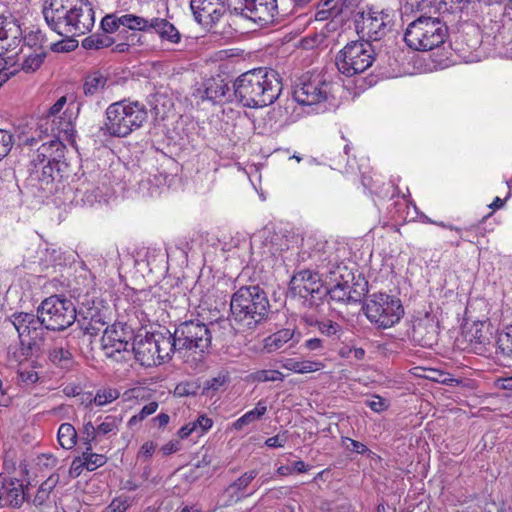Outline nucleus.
<instances>
[{
    "instance_id": "obj_52",
    "label": "nucleus",
    "mask_w": 512,
    "mask_h": 512,
    "mask_svg": "<svg viewBox=\"0 0 512 512\" xmlns=\"http://www.w3.org/2000/svg\"><path fill=\"white\" fill-rule=\"evenodd\" d=\"M158 409V403L157 402H149L145 406L142 407V409L139 411L137 415H134L129 420V425L135 424L137 421H142L149 415H152L156 412Z\"/></svg>"
},
{
    "instance_id": "obj_2",
    "label": "nucleus",
    "mask_w": 512,
    "mask_h": 512,
    "mask_svg": "<svg viewBox=\"0 0 512 512\" xmlns=\"http://www.w3.org/2000/svg\"><path fill=\"white\" fill-rule=\"evenodd\" d=\"M282 81L277 71L257 68L240 75L233 83V96L244 107L260 108L278 99Z\"/></svg>"
},
{
    "instance_id": "obj_23",
    "label": "nucleus",
    "mask_w": 512,
    "mask_h": 512,
    "mask_svg": "<svg viewBox=\"0 0 512 512\" xmlns=\"http://www.w3.org/2000/svg\"><path fill=\"white\" fill-rule=\"evenodd\" d=\"M48 359L61 369H70L74 364V357L68 340L64 338L56 340L48 350Z\"/></svg>"
},
{
    "instance_id": "obj_30",
    "label": "nucleus",
    "mask_w": 512,
    "mask_h": 512,
    "mask_svg": "<svg viewBox=\"0 0 512 512\" xmlns=\"http://www.w3.org/2000/svg\"><path fill=\"white\" fill-rule=\"evenodd\" d=\"M300 333H295V330L284 328L281 329L265 339V348L269 352L276 351L282 348L288 341L297 343L299 341Z\"/></svg>"
},
{
    "instance_id": "obj_47",
    "label": "nucleus",
    "mask_w": 512,
    "mask_h": 512,
    "mask_svg": "<svg viewBox=\"0 0 512 512\" xmlns=\"http://www.w3.org/2000/svg\"><path fill=\"white\" fill-rule=\"evenodd\" d=\"M13 144V134L8 130L0 129V161L9 154Z\"/></svg>"
},
{
    "instance_id": "obj_16",
    "label": "nucleus",
    "mask_w": 512,
    "mask_h": 512,
    "mask_svg": "<svg viewBox=\"0 0 512 512\" xmlns=\"http://www.w3.org/2000/svg\"><path fill=\"white\" fill-rule=\"evenodd\" d=\"M342 269L346 270V267L338 265L336 270L330 271V274L335 275L332 279L335 284L328 288L327 297L339 304L357 302L367 292V282L356 283L354 287L350 286L349 280L344 279V275L340 273Z\"/></svg>"
},
{
    "instance_id": "obj_58",
    "label": "nucleus",
    "mask_w": 512,
    "mask_h": 512,
    "mask_svg": "<svg viewBox=\"0 0 512 512\" xmlns=\"http://www.w3.org/2000/svg\"><path fill=\"white\" fill-rule=\"evenodd\" d=\"M225 383L224 377H215L212 379H209L205 382V385L203 387L204 393L209 395L210 391H217L221 386H223Z\"/></svg>"
},
{
    "instance_id": "obj_48",
    "label": "nucleus",
    "mask_w": 512,
    "mask_h": 512,
    "mask_svg": "<svg viewBox=\"0 0 512 512\" xmlns=\"http://www.w3.org/2000/svg\"><path fill=\"white\" fill-rule=\"evenodd\" d=\"M342 442L345 449L348 451L355 452L361 455H367L368 457L374 454L371 450L368 449V447L365 444L357 440L345 437L343 438Z\"/></svg>"
},
{
    "instance_id": "obj_14",
    "label": "nucleus",
    "mask_w": 512,
    "mask_h": 512,
    "mask_svg": "<svg viewBox=\"0 0 512 512\" xmlns=\"http://www.w3.org/2000/svg\"><path fill=\"white\" fill-rule=\"evenodd\" d=\"M277 0H227L226 8L231 15L261 25L272 23L278 15Z\"/></svg>"
},
{
    "instance_id": "obj_1",
    "label": "nucleus",
    "mask_w": 512,
    "mask_h": 512,
    "mask_svg": "<svg viewBox=\"0 0 512 512\" xmlns=\"http://www.w3.org/2000/svg\"><path fill=\"white\" fill-rule=\"evenodd\" d=\"M42 13L48 27L60 36L84 35L95 24L89 0H45Z\"/></svg>"
},
{
    "instance_id": "obj_32",
    "label": "nucleus",
    "mask_w": 512,
    "mask_h": 512,
    "mask_svg": "<svg viewBox=\"0 0 512 512\" xmlns=\"http://www.w3.org/2000/svg\"><path fill=\"white\" fill-rule=\"evenodd\" d=\"M266 412H267V401L264 399H261L258 401L255 408L247 411L244 415H242L240 418H238L232 424V426L235 430L239 431V430L243 429V427L261 419V417L264 416Z\"/></svg>"
},
{
    "instance_id": "obj_36",
    "label": "nucleus",
    "mask_w": 512,
    "mask_h": 512,
    "mask_svg": "<svg viewBox=\"0 0 512 512\" xmlns=\"http://www.w3.org/2000/svg\"><path fill=\"white\" fill-rule=\"evenodd\" d=\"M283 367L295 373L306 374L321 370L324 367V364L320 361H296L294 359H288L283 364Z\"/></svg>"
},
{
    "instance_id": "obj_10",
    "label": "nucleus",
    "mask_w": 512,
    "mask_h": 512,
    "mask_svg": "<svg viewBox=\"0 0 512 512\" xmlns=\"http://www.w3.org/2000/svg\"><path fill=\"white\" fill-rule=\"evenodd\" d=\"M393 15L388 9L367 6L354 16V25L360 38L368 43L380 41L393 27Z\"/></svg>"
},
{
    "instance_id": "obj_39",
    "label": "nucleus",
    "mask_w": 512,
    "mask_h": 512,
    "mask_svg": "<svg viewBox=\"0 0 512 512\" xmlns=\"http://www.w3.org/2000/svg\"><path fill=\"white\" fill-rule=\"evenodd\" d=\"M122 422V415H107L98 424V434L100 436L116 435Z\"/></svg>"
},
{
    "instance_id": "obj_53",
    "label": "nucleus",
    "mask_w": 512,
    "mask_h": 512,
    "mask_svg": "<svg viewBox=\"0 0 512 512\" xmlns=\"http://www.w3.org/2000/svg\"><path fill=\"white\" fill-rule=\"evenodd\" d=\"M120 17L115 15H106L101 21V28L106 34L113 33L118 30L122 24L119 22Z\"/></svg>"
},
{
    "instance_id": "obj_18",
    "label": "nucleus",
    "mask_w": 512,
    "mask_h": 512,
    "mask_svg": "<svg viewBox=\"0 0 512 512\" xmlns=\"http://www.w3.org/2000/svg\"><path fill=\"white\" fill-rule=\"evenodd\" d=\"M481 42L482 39L479 29L470 26L466 31H462L451 41V48L465 62H474L479 59V55L476 52Z\"/></svg>"
},
{
    "instance_id": "obj_61",
    "label": "nucleus",
    "mask_w": 512,
    "mask_h": 512,
    "mask_svg": "<svg viewBox=\"0 0 512 512\" xmlns=\"http://www.w3.org/2000/svg\"><path fill=\"white\" fill-rule=\"evenodd\" d=\"M97 49L107 48L114 44V39L106 33L93 34Z\"/></svg>"
},
{
    "instance_id": "obj_17",
    "label": "nucleus",
    "mask_w": 512,
    "mask_h": 512,
    "mask_svg": "<svg viewBox=\"0 0 512 512\" xmlns=\"http://www.w3.org/2000/svg\"><path fill=\"white\" fill-rule=\"evenodd\" d=\"M194 19L206 28L215 26L226 11L223 0H191Z\"/></svg>"
},
{
    "instance_id": "obj_29",
    "label": "nucleus",
    "mask_w": 512,
    "mask_h": 512,
    "mask_svg": "<svg viewBox=\"0 0 512 512\" xmlns=\"http://www.w3.org/2000/svg\"><path fill=\"white\" fill-rule=\"evenodd\" d=\"M83 333L96 336L107 324L105 316L97 309H89L82 320H77Z\"/></svg>"
},
{
    "instance_id": "obj_54",
    "label": "nucleus",
    "mask_w": 512,
    "mask_h": 512,
    "mask_svg": "<svg viewBox=\"0 0 512 512\" xmlns=\"http://www.w3.org/2000/svg\"><path fill=\"white\" fill-rule=\"evenodd\" d=\"M67 102V98L65 96L60 97L48 110V114L46 119L44 120L43 125H49L51 119H56L58 114L63 109L64 105Z\"/></svg>"
},
{
    "instance_id": "obj_11",
    "label": "nucleus",
    "mask_w": 512,
    "mask_h": 512,
    "mask_svg": "<svg viewBox=\"0 0 512 512\" xmlns=\"http://www.w3.org/2000/svg\"><path fill=\"white\" fill-rule=\"evenodd\" d=\"M44 327L48 330H64L77 319L74 303L64 296L52 295L44 299L37 309Z\"/></svg>"
},
{
    "instance_id": "obj_62",
    "label": "nucleus",
    "mask_w": 512,
    "mask_h": 512,
    "mask_svg": "<svg viewBox=\"0 0 512 512\" xmlns=\"http://www.w3.org/2000/svg\"><path fill=\"white\" fill-rule=\"evenodd\" d=\"M84 469H86V465H84L82 457H76L71 463L70 474L78 477Z\"/></svg>"
},
{
    "instance_id": "obj_51",
    "label": "nucleus",
    "mask_w": 512,
    "mask_h": 512,
    "mask_svg": "<svg viewBox=\"0 0 512 512\" xmlns=\"http://www.w3.org/2000/svg\"><path fill=\"white\" fill-rule=\"evenodd\" d=\"M118 396H119V393L116 390L108 389V390L98 391L94 397V403L98 406H103L108 403H111L112 401L117 399Z\"/></svg>"
},
{
    "instance_id": "obj_7",
    "label": "nucleus",
    "mask_w": 512,
    "mask_h": 512,
    "mask_svg": "<svg viewBox=\"0 0 512 512\" xmlns=\"http://www.w3.org/2000/svg\"><path fill=\"white\" fill-rule=\"evenodd\" d=\"M449 38L448 26L439 18L421 16L406 28L404 41L416 51L441 47Z\"/></svg>"
},
{
    "instance_id": "obj_49",
    "label": "nucleus",
    "mask_w": 512,
    "mask_h": 512,
    "mask_svg": "<svg viewBox=\"0 0 512 512\" xmlns=\"http://www.w3.org/2000/svg\"><path fill=\"white\" fill-rule=\"evenodd\" d=\"M98 434V426L95 427L92 422H87L83 427V442L87 450H92V442L96 440Z\"/></svg>"
},
{
    "instance_id": "obj_56",
    "label": "nucleus",
    "mask_w": 512,
    "mask_h": 512,
    "mask_svg": "<svg viewBox=\"0 0 512 512\" xmlns=\"http://www.w3.org/2000/svg\"><path fill=\"white\" fill-rule=\"evenodd\" d=\"M198 387L194 383L182 382L175 387V395L183 397L189 395H195Z\"/></svg>"
},
{
    "instance_id": "obj_50",
    "label": "nucleus",
    "mask_w": 512,
    "mask_h": 512,
    "mask_svg": "<svg viewBox=\"0 0 512 512\" xmlns=\"http://www.w3.org/2000/svg\"><path fill=\"white\" fill-rule=\"evenodd\" d=\"M131 506V500L128 496L121 495L114 498L108 505L107 512H126Z\"/></svg>"
},
{
    "instance_id": "obj_28",
    "label": "nucleus",
    "mask_w": 512,
    "mask_h": 512,
    "mask_svg": "<svg viewBox=\"0 0 512 512\" xmlns=\"http://www.w3.org/2000/svg\"><path fill=\"white\" fill-rule=\"evenodd\" d=\"M153 338L159 357V365L168 359L174 351H182L176 343L175 332L167 331V334H153Z\"/></svg>"
},
{
    "instance_id": "obj_46",
    "label": "nucleus",
    "mask_w": 512,
    "mask_h": 512,
    "mask_svg": "<svg viewBox=\"0 0 512 512\" xmlns=\"http://www.w3.org/2000/svg\"><path fill=\"white\" fill-rule=\"evenodd\" d=\"M39 379L38 373L34 368L20 365L17 369V381L23 385H33Z\"/></svg>"
},
{
    "instance_id": "obj_15",
    "label": "nucleus",
    "mask_w": 512,
    "mask_h": 512,
    "mask_svg": "<svg viewBox=\"0 0 512 512\" xmlns=\"http://www.w3.org/2000/svg\"><path fill=\"white\" fill-rule=\"evenodd\" d=\"M134 338L131 327L123 323L106 326L101 339L102 349L109 358L120 360L122 353H129Z\"/></svg>"
},
{
    "instance_id": "obj_9",
    "label": "nucleus",
    "mask_w": 512,
    "mask_h": 512,
    "mask_svg": "<svg viewBox=\"0 0 512 512\" xmlns=\"http://www.w3.org/2000/svg\"><path fill=\"white\" fill-rule=\"evenodd\" d=\"M367 319L379 329H387L397 324L404 315L399 298L386 293H373L363 306Z\"/></svg>"
},
{
    "instance_id": "obj_22",
    "label": "nucleus",
    "mask_w": 512,
    "mask_h": 512,
    "mask_svg": "<svg viewBox=\"0 0 512 512\" xmlns=\"http://www.w3.org/2000/svg\"><path fill=\"white\" fill-rule=\"evenodd\" d=\"M10 322L17 331L21 343H24V337H31L32 334H37V331L44 327L38 313L36 315L26 312L14 313L10 318Z\"/></svg>"
},
{
    "instance_id": "obj_19",
    "label": "nucleus",
    "mask_w": 512,
    "mask_h": 512,
    "mask_svg": "<svg viewBox=\"0 0 512 512\" xmlns=\"http://www.w3.org/2000/svg\"><path fill=\"white\" fill-rule=\"evenodd\" d=\"M22 37V30L12 16L0 15V54L16 49Z\"/></svg>"
},
{
    "instance_id": "obj_31",
    "label": "nucleus",
    "mask_w": 512,
    "mask_h": 512,
    "mask_svg": "<svg viewBox=\"0 0 512 512\" xmlns=\"http://www.w3.org/2000/svg\"><path fill=\"white\" fill-rule=\"evenodd\" d=\"M49 124L51 125V134L55 138L54 140L60 141L61 136L68 139L75 132L71 115L67 116L66 112L64 113L63 117L51 119Z\"/></svg>"
},
{
    "instance_id": "obj_43",
    "label": "nucleus",
    "mask_w": 512,
    "mask_h": 512,
    "mask_svg": "<svg viewBox=\"0 0 512 512\" xmlns=\"http://www.w3.org/2000/svg\"><path fill=\"white\" fill-rule=\"evenodd\" d=\"M258 476V471L253 469L243 473L233 483L230 484L229 489L233 490L234 493L244 491L249 484Z\"/></svg>"
},
{
    "instance_id": "obj_33",
    "label": "nucleus",
    "mask_w": 512,
    "mask_h": 512,
    "mask_svg": "<svg viewBox=\"0 0 512 512\" xmlns=\"http://www.w3.org/2000/svg\"><path fill=\"white\" fill-rule=\"evenodd\" d=\"M21 40H23L25 46L34 49V51L46 50L47 37L38 26L29 27L24 34L22 33Z\"/></svg>"
},
{
    "instance_id": "obj_27",
    "label": "nucleus",
    "mask_w": 512,
    "mask_h": 512,
    "mask_svg": "<svg viewBox=\"0 0 512 512\" xmlns=\"http://www.w3.org/2000/svg\"><path fill=\"white\" fill-rule=\"evenodd\" d=\"M493 34V41L496 47L510 46L509 52L512 57V22L508 19L495 21L490 28Z\"/></svg>"
},
{
    "instance_id": "obj_13",
    "label": "nucleus",
    "mask_w": 512,
    "mask_h": 512,
    "mask_svg": "<svg viewBox=\"0 0 512 512\" xmlns=\"http://www.w3.org/2000/svg\"><path fill=\"white\" fill-rule=\"evenodd\" d=\"M333 84L326 80L323 75L316 74L303 76L299 85L293 91L295 101L303 106L322 108L330 98L333 97Z\"/></svg>"
},
{
    "instance_id": "obj_37",
    "label": "nucleus",
    "mask_w": 512,
    "mask_h": 512,
    "mask_svg": "<svg viewBox=\"0 0 512 512\" xmlns=\"http://www.w3.org/2000/svg\"><path fill=\"white\" fill-rule=\"evenodd\" d=\"M77 431L70 423H62L58 429L57 439L60 446L66 450L72 449L77 443Z\"/></svg>"
},
{
    "instance_id": "obj_8",
    "label": "nucleus",
    "mask_w": 512,
    "mask_h": 512,
    "mask_svg": "<svg viewBox=\"0 0 512 512\" xmlns=\"http://www.w3.org/2000/svg\"><path fill=\"white\" fill-rule=\"evenodd\" d=\"M381 55L376 54L371 43L364 40L347 43L337 54L335 64L343 75L348 77L366 71Z\"/></svg>"
},
{
    "instance_id": "obj_38",
    "label": "nucleus",
    "mask_w": 512,
    "mask_h": 512,
    "mask_svg": "<svg viewBox=\"0 0 512 512\" xmlns=\"http://www.w3.org/2000/svg\"><path fill=\"white\" fill-rule=\"evenodd\" d=\"M119 22L122 24V26L127 27L133 31H140L145 33L150 32L151 19H147L142 16L124 14L120 16Z\"/></svg>"
},
{
    "instance_id": "obj_42",
    "label": "nucleus",
    "mask_w": 512,
    "mask_h": 512,
    "mask_svg": "<svg viewBox=\"0 0 512 512\" xmlns=\"http://www.w3.org/2000/svg\"><path fill=\"white\" fill-rule=\"evenodd\" d=\"M81 457L84 465H86V470L88 471H94L105 465L107 462V457L105 455L93 453L92 450H87V447H85V451L82 453Z\"/></svg>"
},
{
    "instance_id": "obj_44",
    "label": "nucleus",
    "mask_w": 512,
    "mask_h": 512,
    "mask_svg": "<svg viewBox=\"0 0 512 512\" xmlns=\"http://www.w3.org/2000/svg\"><path fill=\"white\" fill-rule=\"evenodd\" d=\"M251 378L253 381L257 382H275L283 381L284 375L278 370L263 369L253 372Z\"/></svg>"
},
{
    "instance_id": "obj_45",
    "label": "nucleus",
    "mask_w": 512,
    "mask_h": 512,
    "mask_svg": "<svg viewBox=\"0 0 512 512\" xmlns=\"http://www.w3.org/2000/svg\"><path fill=\"white\" fill-rule=\"evenodd\" d=\"M317 330L323 336L335 337L337 339L340 338L342 333L341 325L331 320H321L320 323L318 324Z\"/></svg>"
},
{
    "instance_id": "obj_12",
    "label": "nucleus",
    "mask_w": 512,
    "mask_h": 512,
    "mask_svg": "<svg viewBox=\"0 0 512 512\" xmlns=\"http://www.w3.org/2000/svg\"><path fill=\"white\" fill-rule=\"evenodd\" d=\"M290 291L302 299L303 306L317 308L327 298L328 287L321 281L319 273L302 270L293 275Z\"/></svg>"
},
{
    "instance_id": "obj_60",
    "label": "nucleus",
    "mask_w": 512,
    "mask_h": 512,
    "mask_svg": "<svg viewBox=\"0 0 512 512\" xmlns=\"http://www.w3.org/2000/svg\"><path fill=\"white\" fill-rule=\"evenodd\" d=\"M304 347L306 349H308L309 351H314V352H319V353L323 352V350L325 349L324 341L317 337L307 339L304 343Z\"/></svg>"
},
{
    "instance_id": "obj_3",
    "label": "nucleus",
    "mask_w": 512,
    "mask_h": 512,
    "mask_svg": "<svg viewBox=\"0 0 512 512\" xmlns=\"http://www.w3.org/2000/svg\"><path fill=\"white\" fill-rule=\"evenodd\" d=\"M230 311L234 329L252 330L267 319L270 303L265 291L258 285L243 286L232 295Z\"/></svg>"
},
{
    "instance_id": "obj_41",
    "label": "nucleus",
    "mask_w": 512,
    "mask_h": 512,
    "mask_svg": "<svg viewBox=\"0 0 512 512\" xmlns=\"http://www.w3.org/2000/svg\"><path fill=\"white\" fill-rule=\"evenodd\" d=\"M497 353L512 360V326L499 334L497 339Z\"/></svg>"
},
{
    "instance_id": "obj_34",
    "label": "nucleus",
    "mask_w": 512,
    "mask_h": 512,
    "mask_svg": "<svg viewBox=\"0 0 512 512\" xmlns=\"http://www.w3.org/2000/svg\"><path fill=\"white\" fill-rule=\"evenodd\" d=\"M107 84V77L100 71L89 73L83 83V92L86 96H94L100 93Z\"/></svg>"
},
{
    "instance_id": "obj_40",
    "label": "nucleus",
    "mask_w": 512,
    "mask_h": 512,
    "mask_svg": "<svg viewBox=\"0 0 512 512\" xmlns=\"http://www.w3.org/2000/svg\"><path fill=\"white\" fill-rule=\"evenodd\" d=\"M46 56L47 50H38L27 54L22 62L21 69L26 73L35 72L43 64Z\"/></svg>"
},
{
    "instance_id": "obj_63",
    "label": "nucleus",
    "mask_w": 512,
    "mask_h": 512,
    "mask_svg": "<svg viewBox=\"0 0 512 512\" xmlns=\"http://www.w3.org/2000/svg\"><path fill=\"white\" fill-rule=\"evenodd\" d=\"M367 406L375 412H381L386 409L384 400L379 396H375L374 399L367 401Z\"/></svg>"
},
{
    "instance_id": "obj_21",
    "label": "nucleus",
    "mask_w": 512,
    "mask_h": 512,
    "mask_svg": "<svg viewBox=\"0 0 512 512\" xmlns=\"http://www.w3.org/2000/svg\"><path fill=\"white\" fill-rule=\"evenodd\" d=\"M135 359L145 367L159 365V357L155 346L153 334L146 335L132 343L131 349Z\"/></svg>"
},
{
    "instance_id": "obj_6",
    "label": "nucleus",
    "mask_w": 512,
    "mask_h": 512,
    "mask_svg": "<svg viewBox=\"0 0 512 512\" xmlns=\"http://www.w3.org/2000/svg\"><path fill=\"white\" fill-rule=\"evenodd\" d=\"M65 146L59 140L43 143L31 160L30 180L37 181L43 191L52 192V186L60 176Z\"/></svg>"
},
{
    "instance_id": "obj_55",
    "label": "nucleus",
    "mask_w": 512,
    "mask_h": 512,
    "mask_svg": "<svg viewBox=\"0 0 512 512\" xmlns=\"http://www.w3.org/2000/svg\"><path fill=\"white\" fill-rule=\"evenodd\" d=\"M77 47V42L72 39L60 40L50 45V50L53 52H69Z\"/></svg>"
},
{
    "instance_id": "obj_5",
    "label": "nucleus",
    "mask_w": 512,
    "mask_h": 512,
    "mask_svg": "<svg viewBox=\"0 0 512 512\" xmlns=\"http://www.w3.org/2000/svg\"><path fill=\"white\" fill-rule=\"evenodd\" d=\"M215 326L211 323V327H208L199 320H189L174 330L178 348L186 351L185 363L193 371H200L204 367V354L210 347Z\"/></svg>"
},
{
    "instance_id": "obj_57",
    "label": "nucleus",
    "mask_w": 512,
    "mask_h": 512,
    "mask_svg": "<svg viewBox=\"0 0 512 512\" xmlns=\"http://www.w3.org/2000/svg\"><path fill=\"white\" fill-rule=\"evenodd\" d=\"M195 424V430L200 431V433L207 432L213 425V421L211 418L206 415H200L195 421H192Z\"/></svg>"
},
{
    "instance_id": "obj_24",
    "label": "nucleus",
    "mask_w": 512,
    "mask_h": 512,
    "mask_svg": "<svg viewBox=\"0 0 512 512\" xmlns=\"http://www.w3.org/2000/svg\"><path fill=\"white\" fill-rule=\"evenodd\" d=\"M204 90L201 95L202 99L213 102H221L229 100L233 93L230 92L228 83L221 77L207 79L204 84Z\"/></svg>"
},
{
    "instance_id": "obj_20",
    "label": "nucleus",
    "mask_w": 512,
    "mask_h": 512,
    "mask_svg": "<svg viewBox=\"0 0 512 512\" xmlns=\"http://www.w3.org/2000/svg\"><path fill=\"white\" fill-rule=\"evenodd\" d=\"M411 337L422 347H432L438 339L437 322L429 316L417 319L412 326Z\"/></svg>"
},
{
    "instance_id": "obj_4",
    "label": "nucleus",
    "mask_w": 512,
    "mask_h": 512,
    "mask_svg": "<svg viewBox=\"0 0 512 512\" xmlns=\"http://www.w3.org/2000/svg\"><path fill=\"white\" fill-rule=\"evenodd\" d=\"M148 119V110L138 101L122 100L110 104L100 127L104 136L124 138L141 128Z\"/></svg>"
},
{
    "instance_id": "obj_35",
    "label": "nucleus",
    "mask_w": 512,
    "mask_h": 512,
    "mask_svg": "<svg viewBox=\"0 0 512 512\" xmlns=\"http://www.w3.org/2000/svg\"><path fill=\"white\" fill-rule=\"evenodd\" d=\"M59 474H51L39 487L34 499L33 504L35 506H43L49 499L50 493L59 483Z\"/></svg>"
},
{
    "instance_id": "obj_59",
    "label": "nucleus",
    "mask_w": 512,
    "mask_h": 512,
    "mask_svg": "<svg viewBox=\"0 0 512 512\" xmlns=\"http://www.w3.org/2000/svg\"><path fill=\"white\" fill-rule=\"evenodd\" d=\"M318 8L322 10H328L330 13L337 16L341 13V7L339 6V2L335 0H321V2L318 5Z\"/></svg>"
},
{
    "instance_id": "obj_26",
    "label": "nucleus",
    "mask_w": 512,
    "mask_h": 512,
    "mask_svg": "<svg viewBox=\"0 0 512 512\" xmlns=\"http://www.w3.org/2000/svg\"><path fill=\"white\" fill-rule=\"evenodd\" d=\"M0 484L9 504L13 507H20L25 498L23 484L18 479L2 477L1 475Z\"/></svg>"
},
{
    "instance_id": "obj_64",
    "label": "nucleus",
    "mask_w": 512,
    "mask_h": 512,
    "mask_svg": "<svg viewBox=\"0 0 512 512\" xmlns=\"http://www.w3.org/2000/svg\"><path fill=\"white\" fill-rule=\"evenodd\" d=\"M155 448L156 446L153 442H145L140 448L139 456L146 459L150 458L153 455Z\"/></svg>"
},
{
    "instance_id": "obj_25",
    "label": "nucleus",
    "mask_w": 512,
    "mask_h": 512,
    "mask_svg": "<svg viewBox=\"0 0 512 512\" xmlns=\"http://www.w3.org/2000/svg\"><path fill=\"white\" fill-rule=\"evenodd\" d=\"M150 32L156 33L162 41L172 44H178L181 41L178 29L165 18H151Z\"/></svg>"
}]
</instances>
